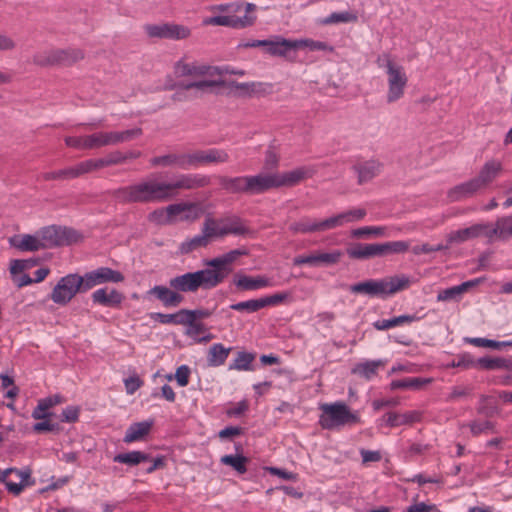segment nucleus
<instances>
[{"label": "nucleus", "instance_id": "nucleus-33", "mask_svg": "<svg viewBox=\"0 0 512 512\" xmlns=\"http://www.w3.org/2000/svg\"><path fill=\"white\" fill-rule=\"evenodd\" d=\"M488 238H497L502 241L512 239V214L500 217L496 220L495 225L489 224Z\"/></svg>", "mask_w": 512, "mask_h": 512}, {"label": "nucleus", "instance_id": "nucleus-40", "mask_svg": "<svg viewBox=\"0 0 512 512\" xmlns=\"http://www.w3.org/2000/svg\"><path fill=\"white\" fill-rule=\"evenodd\" d=\"M231 350H232L231 347L226 348L221 343L213 344L209 348L208 353H207L208 365L210 367H218V366L223 365L226 362Z\"/></svg>", "mask_w": 512, "mask_h": 512}, {"label": "nucleus", "instance_id": "nucleus-41", "mask_svg": "<svg viewBox=\"0 0 512 512\" xmlns=\"http://www.w3.org/2000/svg\"><path fill=\"white\" fill-rule=\"evenodd\" d=\"M479 369L512 371V359L503 357H481L478 359Z\"/></svg>", "mask_w": 512, "mask_h": 512}, {"label": "nucleus", "instance_id": "nucleus-53", "mask_svg": "<svg viewBox=\"0 0 512 512\" xmlns=\"http://www.w3.org/2000/svg\"><path fill=\"white\" fill-rule=\"evenodd\" d=\"M87 150H96L109 146L107 131H98L86 135Z\"/></svg>", "mask_w": 512, "mask_h": 512}, {"label": "nucleus", "instance_id": "nucleus-48", "mask_svg": "<svg viewBox=\"0 0 512 512\" xmlns=\"http://www.w3.org/2000/svg\"><path fill=\"white\" fill-rule=\"evenodd\" d=\"M225 85V81L222 79L217 80H200L189 83H178L177 86L183 90H191L196 89L201 92L207 91L209 88L213 87H223Z\"/></svg>", "mask_w": 512, "mask_h": 512}, {"label": "nucleus", "instance_id": "nucleus-60", "mask_svg": "<svg viewBox=\"0 0 512 512\" xmlns=\"http://www.w3.org/2000/svg\"><path fill=\"white\" fill-rule=\"evenodd\" d=\"M450 367H459L463 369H471V368H479L478 359H474V357L470 353H461L456 359H454L450 364Z\"/></svg>", "mask_w": 512, "mask_h": 512}, {"label": "nucleus", "instance_id": "nucleus-64", "mask_svg": "<svg viewBox=\"0 0 512 512\" xmlns=\"http://www.w3.org/2000/svg\"><path fill=\"white\" fill-rule=\"evenodd\" d=\"M148 220L156 225H168V218L165 208H158L148 214Z\"/></svg>", "mask_w": 512, "mask_h": 512}, {"label": "nucleus", "instance_id": "nucleus-35", "mask_svg": "<svg viewBox=\"0 0 512 512\" xmlns=\"http://www.w3.org/2000/svg\"><path fill=\"white\" fill-rule=\"evenodd\" d=\"M154 420L149 419L142 422L132 423L126 430L123 441L125 443L136 442L149 434Z\"/></svg>", "mask_w": 512, "mask_h": 512}, {"label": "nucleus", "instance_id": "nucleus-51", "mask_svg": "<svg viewBox=\"0 0 512 512\" xmlns=\"http://www.w3.org/2000/svg\"><path fill=\"white\" fill-rule=\"evenodd\" d=\"M220 462L232 467L239 474H244L247 471L246 464L248 458L243 455H224L221 457Z\"/></svg>", "mask_w": 512, "mask_h": 512}, {"label": "nucleus", "instance_id": "nucleus-34", "mask_svg": "<svg viewBox=\"0 0 512 512\" xmlns=\"http://www.w3.org/2000/svg\"><path fill=\"white\" fill-rule=\"evenodd\" d=\"M220 187L230 194L247 195V175L245 176H224L217 177Z\"/></svg>", "mask_w": 512, "mask_h": 512}, {"label": "nucleus", "instance_id": "nucleus-22", "mask_svg": "<svg viewBox=\"0 0 512 512\" xmlns=\"http://www.w3.org/2000/svg\"><path fill=\"white\" fill-rule=\"evenodd\" d=\"M343 253L340 250H333L331 252L327 253H318V254H311V255H301L297 256L293 259V264L296 266L299 265H319V264H325V265H333L339 262L341 259Z\"/></svg>", "mask_w": 512, "mask_h": 512}, {"label": "nucleus", "instance_id": "nucleus-13", "mask_svg": "<svg viewBox=\"0 0 512 512\" xmlns=\"http://www.w3.org/2000/svg\"><path fill=\"white\" fill-rule=\"evenodd\" d=\"M230 159L229 154L224 149L209 148L205 150H194L188 152V167L197 168L200 166L223 164Z\"/></svg>", "mask_w": 512, "mask_h": 512}, {"label": "nucleus", "instance_id": "nucleus-20", "mask_svg": "<svg viewBox=\"0 0 512 512\" xmlns=\"http://www.w3.org/2000/svg\"><path fill=\"white\" fill-rule=\"evenodd\" d=\"M503 172V165L497 159H491L484 163L475 178L482 190L493 183Z\"/></svg>", "mask_w": 512, "mask_h": 512}, {"label": "nucleus", "instance_id": "nucleus-25", "mask_svg": "<svg viewBox=\"0 0 512 512\" xmlns=\"http://www.w3.org/2000/svg\"><path fill=\"white\" fill-rule=\"evenodd\" d=\"M480 191H482V188H480L475 178H472L452 187L447 192V197L451 202H458L467 198H471Z\"/></svg>", "mask_w": 512, "mask_h": 512}, {"label": "nucleus", "instance_id": "nucleus-21", "mask_svg": "<svg viewBox=\"0 0 512 512\" xmlns=\"http://www.w3.org/2000/svg\"><path fill=\"white\" fill-rule=\"evenodd\" d=\"M233 283L242 291H255L274 286L272 280L264 275L248 276L245 274H236L233 278Z\"/></svg>", "mask_w": 512, "mask_h": 512}, {"label": "nucleus", "instance_id": "nucleus-7", "mask_svg": "<svg viewBox=\"0 0 512 512\" xmlns=\"http://www.w3.org/2000/svg\"><path fill=\"white\" fill-rule=\"evenodd\" d=\"M43 249L67 246L78 242L80 234L65 226L50 225L38 230Z\"/></svg>", "mask_w": 512, "mask_h": 512}, {"label": "nucleus", "instance_id": "nucleus-19", "mask_svg": "<svg viewBox=\"0 0 512 512\" xmlns=\"http://www.w3.org/2000/svg\"><path fill=\"white\" fill-rule=\"evenodd\" d=\"M383 166L381 161L371 158L356 162L352 169L357 175L358 184L362 185L377 177L382 172Z\"/></svg>", "mask_w": 512, "mask_h": 512}, {"label": "nucleus", "instance_id": "nucleus-14", "mask_svg": "<svg viewBox=\"0 0 512 512\" xmlns=\"http://www.w3.org/2000/svg\"><path fill=\"white\" fill-rule=\"evenodd\" d=\"M210 184L211 177L200 173L180 174L174 181L167 182L170 199L175 196L177 190H194L207 187Z\"/></svg>", "mask_w": 512, "mask_h": 512}, {"label": "nucleus", "instance_id": "nucleus-54", "mask_svg": "<svg viewBox=\"0 0 512 512\" xmlns=\"http://www.w3.org/2000/svg\"><path fill=\"white\" fill-rule=\"evenodd\" d=\"M358 17L355 13L350 11L343 12H333L326 18L322 20V24L330 25V24H338V23H351L356 22Z\"/></svg>", "mask_w": 512, "mask_h": 512}, {"label": "nucleus", "instance_id": "nucleus-58", "mask_svg": "<svg viewBox=\"0 0 512 512\" xmlns=\"http://www.w3.org/2000/svg\"><path fill=\"white\" fill-rule=\"evenodd\" d=\"M295 50L300 48H308L310 51H332V47L326 42L312 39L294 40Z\"/></svg>", "mask_w": 512, "mask_h": 512}, {"label": "nucleus", "instance_id": "nucleus-36", "mask_svg": "<svg viewBox=\"0 0 512 512\" xmlns=\"http://www.w3.org/2000/svg\"><path fill=\"white\" fill-rule=\"evenodd\" d=\"M377 257H385L392 254H403L410 248V243L404 240L375 243Z\"/></svg>", "mask_w": 512, "mask_h": 512}, {"label": "nucleus", "instance_id": "nucleus-28", "mask_svg": "<svg viewBox=\"0 0 512 512\" xmlns=\"http://www.w3.org/2000/svg\"><path fill=\"white\" fill-rule=\"evenodd\" d=\"M188 152L186 153H168L153 157L150 160L152 166L175 167L182 170H188Z\"/></svg>", "mask_w": 512, "mask_h": 512}, {"label": "nucleus", "instance_id": "nucleus-2", "mask_svg": "<svg viewBox=\"0 0 512 512\" xmlns=\"http://www.w3.org/2000/svg\"><path fill=\"white\" fill-rule=\"evenodd\" d=\"M321 414L318 423L324 430H339L361 422L359 413L352 411L343 401L323 403L319 406Z\"/></svg>", "mask_w": 512, "mask_h": 512}, {"label": "nucleus", "instance_id": "nucleus-59", "mask_svg": "<svg viewBox=\"0 0 512 512\" xmlns=\"http://www.w3.org/2000/svg\"><path fill=\"white\" fill-rule=\"evenodd\" d=\"M386 228L382 226H364L353 229L351 235L354 238H364L369 236H384Z\"/></svg>", "mask_w": 512, "mask_h": 512}, {"label": "nucleus", "instance_id": "nucleus-49", "mask_svg": "<svg viewBox=\"0 0 512 512\" xmlns=\"http://www.w3.org/2000/svg\"><path fill=\"white\" fill-rule=\"evenodd\" d=\"M103 163H101L100 159H87L81 161L73 166L74 176L75 178L81 177L85 174L94 172L96 170L102 169Z\"/></svg>", "mask_w": 512, "mask_h": 512}, {"label": "nucleus", "instance_id": "nucleus-5", "mask_svg": "<svg viewBox=\"0 0 512 512\" xmlns=\"http://www.w3.org/2000/svg\"><path fill=\"white\" fill-rule=\"evenodd\" d=\"M216 286L214 276L211 275L210 270L207 268L195 272H187L169 280V287L180 294L194 293L199 288L212 289Z\"/></svg>", "mask_w": 512, "mask_h": 512}, {"label": "nucleus", "instance_id": "nucleus-39", "mask_svg": "<svg viewBox=\"0 0 512 512\" xmlns=\"http://www.w3.org/2000/svg\"><path fill=\"white\" fill-rule=\"evenodd\" d=\"M375 249V243H354L347 248L346 253L351 259L367 260L377 257Z\"/></svg>", "mask_w": 512, "mask_h": 512}, {"label": "nucleus", "instance_id": "nucleus-63", "mask_svg": "<svg viewBox=\"0 0 512 512\" xmlns=\"http://www.w3.org/2000/svg\"><path fill=\"white\" fill-rule=\"evenodd\" d=\"M218 225L215 219L207 217L202 226V234L209 241L210 238L218 237Z\"/></svg>", "mask_w": 512, "mask_h": 512}, {"label": "nucleus", "instance_id": "nucleus-27", "mask_svg": "<svg viewBox=\"0 0 512 512\" xmlns=\"http://www.w3.org/2000/svg\"><path fill=\"white\" fill-rule=\"evenodd\" d=\"M367 215L364 208H352L327 218L329 230L363 220Z\"/></svg>", "mask_w": 512, "mask_h": 512}, {"label": "nucleus", "instance_id": "nucleus-6", "mask_svg": "<svg viewBox=\"0 0 512 512\" xmlns=\"http://www.w3.org/2000/svg\"><path fill=\"white\" fill-rule=\"evenodd\" d=\"M80 292H85L84 279L76 273H70L59 279L51 291L50 299L55 304L64 306Z\"/></svg>", "mask_w": 512, "mask_h": 512}, {"label": "nucleus", "instance_id": "nucleus-11", "mask_svg": "<svg viewBox=\"0 0 512 512\" xmlns=\"http://www.w3.org/2000/svg\"><path fill=\"white\" fill-rule=\"evenodd\" d=\"M31 470L17 469L14 467L5 470L0 469V483H3L7 491L15 496H18L25 486L33 484L30 482Z\"/></svg>", "mask_w": 512, "mask_h": 512}, {"label": "nucleus", "instance_id": "nucleus-29", "mask_svg": "<svg viewBox=\"0 0 512 512\" xmlns=\"http://www.w3.org/2000/svg\"><path fill=\"white\" fill-rule=\"evenodd\" d=\"M289 230L293 232L294 234L302 233H315V232H324L328 231V222L327 219L321 220V221H315L311 218L305 216L302 217L300 220L292 223L289 226Z\"/></svg>", "mask_w": 512, "mask_h": 512}, {"label": "nucleus", "instance_id": "nucleus-45", "mask_svg": "<svg viewBox=\"0 0 512 512\" xmlns=\"http://www.w3.org/2000/svg\"><path fill=\"white\" fill-rule=\"evenodd\" d=\"M419 320V317L416 315H400L393 317L391 319H381L377 320L373 323L375 329L382 331L387 330L396 326H400L403 324H410L414 321Z\"/></svg>", "mask_w": 512, "mask_h": 512}, {"label": "nucleus", "instance_id": "nucleus-12", "mask_svg": "<svg viewBox=\"0 0 512 512\" xmlns=\"http://www.w3.org/2000/svg\"><path fill=\"white\" fill-rule=\"evenodd\" d=\"M150 38L183 40L191 35V30L184 25L175 23L147 24L144 27Z\"/></svg>", "mask_w": 512, "mask_h": 512}, {"label": "nucleus", "instance_id": "nucleus-30", "mask_svg": "<svg viewBox=\"0 0 512 512\" xmlns=\"http://www.w3.org/2000/svg\"><path fill=\"white\" fill-rule=\"evenodd\" d=\"M148 294L155 296L165 307H176L184 299L176 290L163 285H155Z\"/></svg>", "mask_w": 512, "mask_h": 512}, {"label": "nucleus", "instance_id": "nucleus-61", "mask_svg": "<svg viewBox=\"0 0 512 512\" xmlns=\"http://www.w3.org/2000/svg\"><path fill=\"white\" fill-rule=\"evenodd\" d=\"M41 178L44 181L75 179L73 166L66 167L57 171L45 172L41 175Z\"/></svg>", "mask_w": 512, "mask_h": 512}, {"label": "nucleus", "instance_id": "nucleus-37", "mask_svg": "<svg viewBox=\"0 0 512 512\" xmlns=\"http://www.w3.org/2000/svg\"><path fill=\"white\" fill-rule=\"evenodd\" d=\"M62 402L60 395H53L46 398H42L38 401L37 406L32 411V418L35 420H45L51 413L49 409Z\"/></svg>", "mask_w": 512, "mask_h": 512}, {"label": "nucleus", "instance_id": "nucleus-8", "mask_svg": "<svg viewBox=\"0 0 512 512\" xmlns=\"http://www.w3.org/2000/svg\"><path fill=\"white\" fill-rule=\"evenodd\" d=\"M84 58L80 49H57L36 53L33 62L39 66L72 65Z\"/></svg>", "mask_w": 512, "mask_h": 512}, {"label": "nucleus", "instance_id": "nucleus-16", "mask_svg": "<svg viewBox=\"0 0 512 512\" xmlns=\"http://www.w3.org/2000/svg\"><path fill=\"white\" fill-rule=\"evenodd\" d=\"M82 278L84 279V291H88L96 285L103 283H119L124 280L121 272L109 267H100L87 272Z\"/></svg>", "mask_w": 512, "mask_h": 512}, {"label": "nucleus", "instance_id": "nucleus-31", "mask_svg": "<svg viewBox=\"0 0 512 512\" xmlns=\"http://www.w3.org/2000/svg\"><path fill=\"white\" fill-rule=\"evenodd\" d=\"M92 301L105 307H118L124 296L116 289L108 290L107 287L95 290L91 295Z\"/></svg>", "mask_w": 512, "mask_h": 512}, {"label": "nucleus", "instance_id": "nucleus-43", "mask_svg": "<svg viewBox=\"0 0 512 512\" xmlns=\"http://www.w3.org/2000/svg\"><path fill=\"white\" fill-rule=\"evenodd\" d=\"M150 460V455L148 453L142 451H130L127 453H119L114 456L113 461L121 464H126L128 466H136L143 462H148Z\"/></svg>", "mask_w": 512, "mask_h": 512}, {"label": "nucleus", "instance_id": "nucleus-50", "mask_svg": "<svg viewBox=\"0 0 512 512\" xmlns=\"http://www.w3.org/2000/svg\"><path fill=\"white\" fill-rule=\"evenodd\" d=\"M196 209L195 203L183 202L170 204L165 208L169 224L174 223L184 212Z\"/></svg>", "mask_w": 512, "mask_h": 512}, {"label": "nucleus", "instance_id": "nucleus-42", "mask_svg": "<svg viewBox=\"0 0 512 512\" xmlns=\"http://www.w3.org/2000/svg\"><path fill=\"white\" fill-rule=\"evenodd\" d=\"M432 382V378H421V377H407L403 379L392 380L390 383L391 390L398 389H411V390H419L424 385L430 384Z\"/></svg>", "mask_w": 512, "mask_h": 512}, {"label": "nucleus", "instance_id": "nucleus-46", "mask_svg": "<svg viewBox=\"0 0 512 512\" xmlns=\"http://www.w3.org/2000/svg\"><path fill=\"white\" fill-rule=\"evenodd\" d=\"M108 134V141L109 146L117 145L120 143H124L127 141H130L142 134L141 128H133L128 129L124 131H109Z\"/></svg>", "mask_w": 512, "mask_h": 512}, {"label": "nucleus", "instance_id": "nucleus-10", "mask_svg": "<svg viewBox=\"0 0 512 512\" xmlns=\"http://www.w3.org/2000/svg\"><path fill=\"white\" fill-rule=\"evenodd\" d=\"M247 255V251L244 249H234L229 252L215 257L206 261V266L210 270L211 275L214 276V281L218 286L221 284L228 275L233 271L232 264L237 260L238 257Z\"/></svg>", "mask_w": 512, "mask_h": 512}, {"label": "nucleus", "instance_id": "nucleus-26", "mask_svg": "<svg viewBox=\"0 0 512 512\" xmlns=\"http://www.w3.org/2000/svg\"><path fill=\"white\" fill-rule=\"evenodd\" d=\"M488 230V223H477L470 227L452 232L449 236V241L451 243H462L470 239L477 238L481 235H484L488 238Z\"/></svg>", "mask_w": 512, "mask_h": 512}, {"label": "nucleus", "instance_id": "nucleus-62", "mask_svg": "<svg viewBox=\"0 0 512 512\" xmlns=\"http://www.w3.org/2000/svg\"><path fill=\"white\" fill-rule=\"evenodd\" d=\"M470 431L474 436H477L481 433H485L487 431L494 429V423L488 420L485 421H472L469 424Z\"/></svg>", "mask_w": 512, "mask_h": 512}, {"label": "nucleus", "instance_id": "nucleus-15", "mask_svg": "<svg viewBox=\"0 0 512 512\" xmlns=\"http://www.w3.org/2000/svg\"><path fill=\"white\" fill-rule=\"evenodd\" d=\"M289 297L287 292L275 293L259 299H250L230 305L232 310L238 312L255 313L268 306H276Z\"/></svg>", "mask_w": 512, "mask_h": 512}, {"label": "nucleus", "instance_id": "nucleus-32", "mask_svg": "<svg viewBox=\"0 0 512 512\" xmlns=\"http://www.w3.org/2000/svg\"><path fill=\"white\" fill-rule=\"evenodd\" d=\"M11 246L23 252H35L44 250L39 232L35 234H23L10 239Z\"/></svg>", "mask_w": 512, "mask_h": 512}, {"label": "nucleus", "instance_id": "nucleus-1", "mask_svg": "<svg viewBox=\"0 0 512 512\" xmlns=\"http://www.w3.org/2000/svg\"><path fill=\"white\" fill-rule=\"evenodd\" d=\"M113 198L119 203H154L170 199L167 182L155 180L141 181L120 187L112 192Z\"/></svg>", "mask_w": 512, "mask_h": 512}, {"label": "nucleus", "instance_id": "nucleus-55", "mask_svg": "<svg viewBox=\"0 0 512 512\" xmlns=\"http://www.w3.org/2000/svg\"><path fill=\"white\" fill-rule=\"evenodd\" d=\"M223 222L227 223L228 228L231 231V235L243 236L248 235L251 232L250 228L244 224V221L239 216L233 215L227 217Z\"/></svg>", "mask_w": 512, "mask_h": 512}, {"label": "nucleus", "instance_id": "nucleus-38", "mask_svg": "<svg viewBox=\"0 0 512 512\" xmlns=\"http://www.w3.org/2000/svg\"><path fill=\"white\" fill-rule=\"evenodd\" d=\"M291 50H295L294 40L276 37L275 40H267L266 52L271 56H286Z\"/></svg>", "mask_w": 512, "mask_h": 512}, {"label": "nucleus", "instance_id": "nucleus-24", "mask_svg": "<svg viewBox=\"0 0 512 512\" xmlns=\"http://www.w3.org/2000/svg\"><path fill=\"white\" fill-rule=\"evenodd\" d=\"M175 69L181 76H214L221 74L218 67L182 61L176 63Z\"/></svg>", "mask_w": 512, "mask_h": 512}, {"label": "nucleus", "instance_id": "nucleus-9", "mask_svg": "<svg viewBox=\"0 0 512 512\" xmlns=\"http://www.w3.org/2000/svg\"><path fill=\"white\" fill-rule=\"evenodd\" d=\"M387 84L388 90L386 94L387 103H394L400 100L405 93L408 84V77L404 67L387 61Z\"/></svg>", "mask_w": 512, "mask_h": 512}, {"label": "nucleus", "instance_id": "nucleus-56", "mask_svg": "<svg viewBox=\"0 0 512 512\" xmlns=\"http://www.w3.org/2000/svg\"><path fill=\"white\" fill-rule=\"evenodd\" d=\"M181 325L186 326L185 334L195 342L201 334L207 332V328L202 322H198L187 317L183 318Z\"/></svg>", "mask_w": 512, "mask_h": 512}, {"label": "nucleus", "instance_id": "nucleus-52", "mask_svg": "<svg viewBox=\"0 0 512 512\" xmlns=\"http://www.w3.org/2000/svg\"><path fill=\"white\" fill-rule=\"evenodd\" d=\"M209 244L206 236L203 234L195 235L194 237L185 240L180 244L179 251L182 254H188L200 247H206Z\"/></svg>", "mask_w": 512, "mask_h": 512}, {"label": "nucleus", "instance_id": "nucleus-57", "mask_svg": "<svg viewBox=\"0 0 512 512\" xmlns=\"http://www.w3.org/2000/svg\"><path fill=\"white\" fill-rule=\"evenodd\" d=\"M150 318L154 321H157L161 324H176L181 325L184 318L183 309L177 311L173 314H164L160 312H155L150 314Z\"/></svg>", "mask_w": 512, "mask_h": 512}, {"label": "nucleus", "instance_id": "nucleus-17", "mask_svg": "<svg viewBox=\"0 0 512 512\" xmlns=\"http://www.w3.org/2000/svg\"><path fill=\"white\" fill-rule=\"evenodd\" d=\"M247 195H260L278 188L276 172L247 175Z\"/></svg>", "mask_w": 512, "mask_h": 512}, {"label": "nucleus", "instance_id": "nucleus-18", "mask_svg": "<svg viewBox=\"0 0 512 512\" xmlns=\"http://www.w3.org/2000/svg\"><path fill=\"white\" fill-rule=\"evenodd\" d=\"M316 172L317 169L314 166H300L284 173L276 172L278 188L295 186L301 181L313 177Z\"/></svg>", "mask_w": 512, "mask_h": 512}, {"label": "nucleus", "instance_id": "nucleus-44", "mask_svg": "<svg viewBox=\"0 0 512 512\" xmlns=\"http://www.w3.org/2000/svg\"><path fill=\"white\" fill-rule=\"evenodd\" d=\"M383 365L381 360H371L358 363L353 367L352 374L358 375L366 380H371L377 375L378 368Z\"/></svg>", "mask_w": 512, "mask_h": 512}, {"label": "nucleus", "instance_id": "nucleus-4", "mask_svg": "<svg viewBox=\"0 0 512 512\" xmlns=\"http://www.w3.org/2000/svg\"><path fill=\"white\" fill-rule=\"evenodd\" d=\"M233 12H240L242 9L245 10V14L243 16L236 15H217L205 18L203 20L204 25H215V26H225L231 27L235 29H243L246 27L252 26L256 21V16L252 14L256 10V5L253 3H242L237 2L227 6Z\"/></svg>", "mask_w": 512, "mask_h": 512}, {"label": "nucleus", "instance_id": "nucleus-47", "mask_svg": "<svg viewBox=\"0 0 512 512\" xmlns=\"http://www.w3.org/2000/svg\"><path fill=\"white\" fill-rule=\"evenodd\" d=\"M255 355L250 352H238L232 363L229 364V370L250 371L253 370L252 362Z\"/></svg>", "mask_w": 512, "mask_h": 512}, {"label": "nucleus", "instance_id": "nucleus-23", "mask_svg": "<svg viewBox=\"0 0 512 512\" xmlns=\"http://www.w3.org/2000/svg\"><path fill=\"white\" fill-rule=\"evenodd\" d=\"M422 419V412L418 410L407 411L399 414L396 412H387L381 418V421L388 427H398L401 425H410L420 422Z\"/></svg>", "mask_w": 512, "mask_h": 512}, {"label": "nucleus", "instance_id": "nucleus-3", "mask_svg": "<svg viewBox=\"0 0 512 512\" xmlns=\"http://www.w3.org/2000/svg\"><path fill=\"white\" fill-rule=\"evenodd\" d=\"M410 279L406 275L392 276L382 279H370L352 284L351 293L363 294L369 297L386 298L409 287Z\"/></svg>", "mask_w": 512, "mask_h": 512}]
</instances>
